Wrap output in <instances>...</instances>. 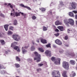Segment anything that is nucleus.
Masks as SVG:
<instances>
[{"label": "nucleus", "mask_w": 77, "mask_h": 77, "mask_svg": "<svg viewBox=\"0 0 77 77\" xmlns=\"http://www.w3.org/2000/svg\"><path fill=\"white\" fill-rule=\"evenodd\" d=\"M34 53L35 56V57L34 58V60H37V62H39L41 60V55L38 54L37 52H35Z\"/></svg>", "instance_id": "nucleus-1"}, {"label": "nucleus", "mask_w": 77, "mask_h": 77, "mask_svg": "<svg viewBox=\"0 0 77 77\" xmlns=\"http://www.w3.org/2000/svg\"><path fill=\"white\" fill-rule=\"evenodd\" d=\"M52 75L53 77H60L59 72L57 71H54L52 72Z\"/></svg>", "instance_id": "nucleus-2"}, {"label": "nucleus", "mask_w": 77, "mask_h": 77, "mask_svg": "<svg viewBox=\"0 0 77 77\" xmlns=\"http://www.w3.org/2000/svg\"><path fill=\"white\" fill-rule=\"evenodd\" d=\"M13 14H14L15 13V15L16 17H18V16H20V14H21V15H23V16H26V14L25 13H22L21 12H20L19 13H18L17 12H15V10L14 9H13Z\"/></svg>", "instance_id": "nucleus-3"}, {"label": "nucleus", "mask_w": 77, "mask_h": 77, "mask_svg": "<svg viewBox=\"0 0 77 77\" xmlns=\"http://www.w3.org/2000/svg\"><path fill=\"white\" fill-rule=\"evenodd\" d=\"M12 38L16 41H19L20 40V37L17 34H14L12 35Z\"/></svg>", "instance_id": "nucleus-4"}, {"label": "nucleus", "mask_w": 77, "mask_h": 77, "mask_svg": "<svg viewBox=\"0 0 77 77\" xmlns=\"http://www.w3.org/2000/svg\"><path fill=\"white\" fill-rule=\"evenodd\" d=\"M63 68L67 69H68L69 68V64L67 62L63 61Z\"/></svg>", "instance_id": "nucleus-5"}, {"label": "nucleus", "mask_w": 77, "mask_h": 77, "mask_svg": "<svg viewBox=\"0 0 77 77\" xmlns=\"http://www.w3.org/2000/svg\"><path fill=\"white\" fill-rule=\"evenodd\" d=\"M70 5H71L73 9H75L76 8V4L74 2H72L70 3Z\"/></svg>", "instance_id": "nucleus-6"}, {"label": "nucleus", "mask_w": 77, "mask_h": 77, "mask_svg": "<svg viewBox=\"0 0 77 77\" xmlns=\"http://www.w3.org/2000/svg\"><path fill=\"white\" fill-rule=\"evenodd\" d=\"M46 55H47L48 56H49V57H51V51H46L45 52Z\"/></svg>", "instance_id": "nucleus-7"}, {"label": "nucleus", "mask_w": 77, "mask_h": 77, "mask_svg": "<svg viewBox=\"0 0 77 77\" xmlns=\"http://www.w3.org/2000/svg\"><path fill=\"white\" fill-rule=\"evenodd\" d=\"M69 24H70L71 26H73L74 25V20L72 19H69Z\"/></svg>", "instance_id": "nucleus-8"}, {"label": "nucleus", "mask_w": 77, "mask_h": 77, "mask_svg": "<svg viewBox=\"0 0 77 77\" xmlns=\"http://www.w3.org/2000/svg\"><path fill=\"white\" fill-rule=\"evenodd\" d=\"M55 42L56 43V44H58V45H62V42L58 39L56 40L55 41Z\"/></svg>", "instance_id": "nucleus-9"}, {"label": "nucleus", "mask_w": 77, "mask_h": 77, "mask_svg": "<svg viewBox=\"0 0 77 77\" xmlns=\"http://www.w3.org/2000/svg\"><path fill=\"white\" fill-rule=\"evenodd\" d=\"M64 24H65L67 26H69L68 24H69V20L68 19H65L64 20Z\"/></svg>", "instance_id": "nucleus-10"}, {"label": "nucleus", "mask_w": 77, "mask_h": 77, "mask_svg": "<svg viewBox=\"0 0 77 77\" xmlns=\"http://www.w3.org/2000/svg\"><path fill=\"white\" fill-rule=\"evenodd\" d=\"M62 23L61 22L59 21L58 20L56 22H55V24L57 26H58V25H61L62 24Z\"/></svg>", "instance_id": "nucleus-11"}, {"label": "nucleus", "mask_w": 77, "mask_h": 77, "mask_svg": "<svg viewBox=\"0 0 77 77\" xmlns=\"http://www.w3.org/2000/svg\"><path fill=\"white\" fill-rule=\"evenodd\" d=\"M41 42L43 43V44H45L47 43L46 40L42 38H40Z\"/></svg>", "instance_id": "nucleus-12"}, {"label": "nucleus", "mask_w": 77, "mask_h": 77, "mask_svg": "<svg viewBox=\"0 0 77 77\" xmlns=\"http://www.w3.org/2000/svg\"><path fill=\"white\" fill-rule=\"evenodd\" d=\"M22 53L23 54H25L27 53V50L24 49V47H22Z\"/></svg>", "instance_id": "nucleus-13"}, {"label": "nucleus", "mask_w": 77, "mask_h": 77, "mask_svg": "<svg viewBox=\"0 0 77 77\" xmlns=\"http://www.w3.org/2000/svg\"><path fill=\"white\" fill-rule=\"evenodd\" d=\"M63 76V77H68L67 75H66V71H64L62 74Z\"/></svg>", "instance_id": "nucleus-14"}, {"label": "nucleus", "mask_w": 77, "mask_h": 77, "mask_svg": "<svg viewBox=\"0 0 77 77\" xmlns=\"http://www.w3.org/2000/svg\"><path fill=\"white\" fill-rule=\"evenodd\" d=\"M57 28L59 29L60 31H63V27L62 26H59L57 27Z\"/></svg>", "instance_id": "nucleus-15"}, {"label": "nucleus", "mask_w": 77, "mask_h": 77, "mask_svg": "<svg viewBox=\"0 0 77 77\" xmlns=\"http://www.w3.org/2000/svg\"><path fill=\"white\" fill-rule=\"evenodd\" d=\"M69 15L70 17H74V13L72 12H70L69 13Z\"/></svg>", "instance_id": "nucleus-16"}, {"label": "nucleus", "mask_w": 77, "mask_h": 77, "mask_svg": "<svg viewBox=\"0 0 77 77\" xmlns=\"http://www.w3.org/2000/svg\"><path fill=\"white\" fill-rule=\"evenodd\" d=\"M8 26H9L8 25H5L4 26V27L6 31L8 30Z\"/></svg>", "instance_id": "nucleus-17"}, {"label": "nucleus", "mask_w": 77, "mask_h": 77, "mask_svg": "<svg viewBox=\"0 0 77 77\" xmlns=\"http://www.w3.org/2000/svg\"><path fill=\"white\" fill-rule=\"evenodd\" d=\"M0 42L2 45H5V41H4V40H0Z\"/></svg>", "instance_id": "nucleus-18"}, {"label": "nucleus", "mask_w": 77, "mask_h": 77, "mask_svg": "<svg viewBox=\"0 0 77 77\" xmlns=\"http://www.w3.org/2000/svg\"><path fill=\"white\" fill-rule=\"evenodd\" d=\"M70 62L72 65H74L75 63V62L74 60H71L70 61Z\"/></svg>", "instance_id": "nucleus-19"}, {"label": "nucleus", "mask_w": 77, "mask_h": 77, "mask_svg": "<svg viewBox=\"0 0 77 77\" xmlns=\"http://www.w3.org/2000/svg\"><path fill=\"white\" fill-rule=\"evenodd\" d=\"M17 42H14V43H13L11 44V47H14V45H17Z\"/></svg>", "instance_id": "nucleus-20"}, {"label": "nucleus", "mask_w": 77, "mask_h": 77, "mask_svg": "<svg viewBox=\"0 0 77 77\" xmlns=\"http://www.w3.org/2000/svg\"><path fill=\"white\" fill-rule=\"evenodd\" d=\"M51 60L52 61L54 62V61L56 60V58L55 57H53L51 58Z\"/></svg>", "instance_id": "nucleus-21"}, {"label": "nucleus", "mask_w": 77, "mask_h": 77, "mask_svg": "<svg viewBox=\"0 0 77 77\" xmlns=\"http://www.w3.org/2000/svg\"><path fill=\"white\" fill-rule=\"evenodd\" d=\"M17 20H14V26H16L17 24Z\"/></svg>", "instance_id": "nucleus-22"}, {"label": "nucleus", "mask_w": 77, "mask_h": 77, "mask_svg": "<svg viewBox=\"0 0 77 77\" xmlns=\"http://www.w3.org/2000/svg\"><path fill=\"white\" fill-rule=\"evenodd\" d=\"M38 50L39 51H41L42 53H43V52L44 51V49H43L42 48H38Z\"/></svg>", "instance_id": "nucleus-23"}, {"label": "nucleus", "mask_w": 77, "mask_h": 77, "mask_svg": "<svg viewBox=\"0 0 77 77\" xmlns=\"http://www.w3.org/2000/svg\"><path fill=\"white\" fill-rule=\"evenodd\" d=\"M35 50V48L33 46H32L31 48V51H34Z\"/></svg>", "instance_id": "nucleus-24"}, {"label": "nucleus", "mask_w": 77, "mask_h": 77, "mask_svg": "<svg viewBox=\"0 0 77 77\" xmlns=\"http://www.w3.org/2000/svg\"><path fill=\"white\" fill-rule=\"evenodd\" d=\"M69 56L71 57H74V53L71 54L69 55Z\"/></svg>", "instance_id": "nucleus-25"}, {"label": "nucleus", "mask_w": 77, "mask_h": 77, "mask_svg": "<svg viewBox=\"0 0 77 77\" xmlns=\"http://www.w3.org/2000/svg\"><path fill=\"white\" fill-rule=\"evenodd\" d=\"M40 10H41L42 12H44V11H45V10H46V9H45V8H40Z\"/></svg>", "instance_id": "nucleus-26"}, {"label": "nucleus", "mask_w": 77, "mask_h": 77, "mask_svg": "<svg viewBox=\"0 0 77 77\" xmlns=\"http://www.w3.org/2000/svg\"><path fill=\"white\" fill-rule=\"evenodd\" d=\"M15 67H16V68H19V67H20V64H17V63L15 64Z\"/></svg>", "instance_id": "nucleus-27"}, {"label": "nucleus", "mask_w": 77, "mask_h": 77, "mask_svg": "<svg viewBox=\"0 0 77 77\" xmlns=\"http://www.w3.org/2000/svg\"><path fill=\"white\" fill-rule=\"evenodd\" d=\"M54 64H55V65H60V64H59V62H58V61H55V62H54Z\"/></svg>", "instance_id": "nucleus-28"}, {"label": "nucleus", "mask_w": 77, "mask_h": 77, "mask_svg": "<svg viewBox=\"0 0 77 77\" xmlns=\"http://www.w3.org/2000/svg\"><path fill=\"white\" fill-rule=\"evenodd\" d=\"M12 33H13V32L11 31H8V34L9 35H12Z\"/></svg>", "instance_id": "nucleus-29"}, {"label": "nucleus", "mask_w": 77, "mask_h": 77, "mask_svg": "<svg viewBox=\"0 0 77 77\" xmlns=\"http://www.w3.org/2000/svg\"><path fill=\"white\" fill-rule=\"evenodd\" d=\"M16 59L18 62H20V59L18 57H16Z\"/></svg>", "instance_id": "nucleus-30"}, {"label": "nucleus", "mask_w": 77, "mask_h": 77, "mask_svg": "<svg viewBox=\"0 0 77 77\" xmlns=\"http://www.w3.org/2000/svg\"><path fill=\"white\" fill-rule=\"evenodd\" d=\"M51 45V44H48L47 45H46V46L48 48H49V47L50 48H51V46H50Z\"/></svg>", "instance_id": "nucleus-31"}, {"label": "nucleus", "mask_w": 77, "mask_h": 77, "mask_svg": "<svg viewBox=\"0 0 77 77\" xmlns=\"http://www.w3.org/2000/svg\"><path fill=\"white\" fill-rule=\"evenodd\" d=\"M47 30V27L45 26H43V31H46Z\"/></svg>", "instance_id": "nucleus-32"}, {"label": "nucleus", "mask_w": 77, "mask_h": 77, "mask_svg": "<svg viewBox=\"0 0 77 77\" xmlns=\"http://www.w3.org/2000/svg\"><path fill=\"white\" fill-rule=\"evenodd\" d=\"M59 52L60 53L62 54V53H63V50L62 49L60 50L59 51Z\"/></svg>", "instance_id": "nucleus-33"}, {"label": "nucleus", "mask_w": 77, "mask_h": 77, "mask_svg": "<svg viewBox=\"0 0 77 77\" xmlns=\"http://www.w3.org/2000/svg\"><path fill=\"white\" fill-rule=\"evenodd\" d=\"M17 48H18V47L17 46H15L14 48V50H17Z\"/></svg>", "instance_id": "nucleus-34"}, {"label": "nucleus", "mask_w": 77, "mask_h": 77, "mask_svg": "<svg viewBox=\"0 0 77 77\" xmlns=\"http://www.w3.org/2000/svg\"><path fill=\"white\" fill-rule=\"evenodd\" d=\"M20 6H21V7H23V8H26V6H24V5L22 4H20Z\"/></svg>", "instance_id": "nucleus-35"}, {"label": "nucleus", "mask_w": 77, "mask_h": 77, "mask_svg": "<svg viewBox=\"0 0 77 77\" xmlns=\"http://www.w3.org/2000/svg\"><path fill=\"white\" fill-rule=\"evenodd\" d=\"M70 77H74L75 76V73L74 72L72 75H70Z\"/></svg>", "instance_id": "nucleus-36"}, {"label": "nucleus", "mask_w": 77, "mask_h": 77, "mask_svg": "<svg viewBox=\"0 0 77 77\" xmlns=\"http://www.w3.org/2000/svg\"><path fill=\"white\" fill-rule=\"evenodd\" d=\"M0 17H3V18H4L5 17V15L2 13H1L0 14Z\"/></svg>", "instance_id": "nucleus-37"}, {"label": "nucleus", "mask_w": 77, "mask_h": 77, "mask_svg": "<svg viewBox=\"0 0 77 77\" xmlns=\"http://www.w3.org/2000/svg\"><path fill=\"white\" fill-rule=\"evenodd\" d=\"M13 29H14V27L12 26H10L9 29H10V30H13Z\"/></svg>", "instance_id": "nucleus-38"}, {"label": "nucleus", "mask_w": 77, "mask_h": 77, "mask_svg": "<svg viewBox=\"0 0 77 77\" xmlns=\"http://www.w3.org/2000/svg\"><path fill=\"white\" fill-rule=\"evenodd\" d=\"M32 20H35V19H36V17L35 16H33L32 17Z\"/></svg>", "instance_id": "nucleus-39"}, {"label": "nucleus", "mask_w": 77, "mask_h": 77, "mask_svg": "<svg viewBox=\"0 0 77 77\" xmlns=\"http://www.w3.org/2000/svg\"><path fill=\"white\" fill-rule=\"evenodd\" d=\"M25 8H27L29 10H32V9H31V8H30V7L27 6H26V7H25Z\"/></svg>", "instance_id": "nucleus-40"}, {"label": "nucleus", "mask_w": 77, "mask_h": 77, "mask_svg": "<svg viewBox=\"0 0 77 77\" xmlns=\"http://www.w3.org/2000/svg\"><path fill=\"white\" fill-rule=\"evenodd\" d=\"M44 64H43L42 63H40V64H38V66H42Z\"/></svg>", "instance_id": "nucleus-41"}, {"label": "nucleus", "mask_w": 77, "mask_h": 77, "mask_svg": "<svg viewBox=\"0 0 77 77\" xmlns=\"http://www.w3.org/2000/svg\"><path fill=\"white\" fill-rule=\"evenodd\" d=\"M1 73L3 74H4L6 73V72L5 71H3L1 72Z\"/></svg>", "instance_id": "nucleus-42"}, {"label": "nucleus", "mask_w": 77, "mask_h": 77, "mask_svg": "<svg viewBox=\"0 0 77 77\" xmlns=\"http://www.w3.org/2000/svg\"><path fill=\"white\" fill-rule=\"evenodd\" d=\"M8 5L9 6H10V8H13V6H12V5H11V4L8 3Z\"/></svg>", "instance_id": "nucleus-43"}, {"label": "nucleus", "mask_w": 77, "mask_h": 77, "mask_svg": "<svg viewBox=\"0 0 77 77\" xmlns=\"http://www.w3.org/2000/svg\"><path fill=\"white\" fill-rule=\"evenodd\" d=\"M54 35H55V36H59V33H57V34H54Z\"/></svg>", "instance_id": "nucleus-44"}, {"label": "nucleus", "mask_w": 77, "mask_h": 77, "mask_svg": "<svg viewBox=\"0 0 77 77\" xmlns=\"http://www.w3.org/2000/svg\"><path fill=\"white\" fill-rule=\"evenodd\" d=\"M2 37H3V35H2V33L0 32V38H2Z\"/></svg>", "instance_id": "nucleus-45"}, {"label": "nucleus", "mask_w": 77, "mask_h": 77, "mask_svg": "<svg viewBox=\"0 0 77 77\" xmlns=\"http://www.w3.org/2000/svg\"><path fill=\"white\" fill-rule=\"evenodd\" d=\"M57 59L59 61L58 62H59V64H60V59L59 58H57Z\"/></svg>", "instance_id": "nucleus-46"}, {"label": "nucleus", "mask_w": 77, "mask_h": 77, "mask_svg": "<svg viewBox=\"0 0 77 77\" xmlns=\"http://www.w3.org/2000/svg\"><path fill=\"white\" fill-rule=\"evenodd\" d=\"M41 68H38L37 69V71H41Z\"/></svg>", "instance_id": "nucleus-47"}, {"label": "nucleus", "mask_w": 77, "mask_h": 77, "mask_svg": "<svg viewBox=\"0 0 77 77\" xmlns=\"http://www.w3.org/2000/svg\"><path fill=\"white\" fill-rule=\"evenodd\" d=\"M68 36H66L65 37V39H66V40H67V39H68Z\"/></svg>", "instance_id": "nucleus-48"}, {"label": "nucleus", "mask_w": 77, "mask_h": 77, "mask_svg": "<svg viewBox=\"0 0 77 77\" xmlns=\"http://www.w3.org/2000/svg\"><path fill=\"white\" fill-rule=\"evenodd\" d=\"M73 12H74L75 14H77V11H72Z\"/></svg>", "instance_id": "nucleus-49"}, {"label": "nucleus", "mask_w": 77, "mask_h": 77, "mask_svg": "<svg viewBox=\"0 0 77 77\" xmlns=\"http://www.w3.org/2000/svg\"><path fill=\"white\" fill-rule=\"evenodd\" d=\"M59 29H56L55 30V31L56 32H59Z\"/></svg>", "instance_id": "nucleus-50"}, {"label": "nucleus", "mask_w": 77, "mask_h": 77, "mask_svg": "<svg viewBox=\"0 0 77 77\" xmlns=\"http://www.w3.org/2000/svg\"><path fill=\"white\" fill-rule=\"evenodd\" d=\"M29 47V46H25L24 48H25V49H27Z\"/></svg>", "instance_id": "nucleus-51"}, {"label": "nucleus", "mask_w": 77, "mask_h": 77, "mask_svg": "<svg viewBox=\"0 0 77 77\" xmlns=\"http://www.w3.org/2000/svg\"><path fill=\"white\" fill-rule=\"evenodd\" d=\"M75 18L77 20V14H76L75 16Z\"/></svg>", "instance_id": "nucleus-52"}, {"label": "nucleus", "mask_w": 77, "mask_h": 77, "mask_svg": "<svg viewBox=\"0 0 77 77\" xmlns=\"http://www.w3.org/2000/svg\"><path fill=\"white\" fill-rule=\"evenodd\" d=\"M3 68V67H2V66L1 64H0V69H2Z\"/></svg>", "instance_id": "nucleus-53"}, {"label": "nucleus", "mask_w": 77, "mask_h": 77, "mask_svg": "<svg viewBox=\"0 0 77 77\" xmlns=\"http://www.w3.org/2000/svg\"><path fill=\"white\" fill-rule=\"evenodd\" d=\"M60 4H61V5H63V2H60Z\"/></svg>", "instance_id": "nucleus-54"}, {"label": "nucleus", "mask_w": 77, "mask_h": 77, "mask_svg": "<svg viewBox=\"0 0 77 77\" xmlns=\"http://www.w3.org/2000/svg\"><path fill=\"white\" fill-rule=\"evenodd\" d=\"M36 42H39V39H38L37 40H36Z\"/></svg>", "instance_id": "nucleus-55"}, {"label": "nucleus", "mask_w": 77, "mask_h": 77, "mask_svg": "<svg viewBox=\"0 0 77 77\" xmlns=\"http://www.w3.org/2000/svg\"><path fill=\"white\" fill-rule=\"evenodd\" d=\"M32 43L33 44H35V42H34V41H32Z\"/></svg>", "instance_id": "nucleus-56"}, {"label": "nucleus", "mask_w": 77, "mask_h": 77, "mask_svg": "<svg viewBox=\"0 0 77 77\" xmlns=\"http://www.w3.org/2000/svg\"><path fill=\"white\" fill-rule=\"evenodd\" d=\"M67 30H68V33H70V32H70V30H69V29H68Z\"/></svg>", "instance_id": "nucleus-57"}, {"label": "nucleus", "mask_w": 77, "mask_h": 77, "mask_svg": "<svg viewBox=\"0 0 77 77\" xmlns=\"http://www.w3.org/2000/svg\"><path fill=\"white\" fill-rule=\"evenodd\" d=\"M17 51L18 52H20V49H18Z\"/></svg>", "instance_id": "nucleus-58"}, {"label": "nucleus", "mask_w": 77, "mask_h": 77, "mask_svg": "<svg viewBox=\"0 0 77 77\" xmlns=\"http://www.w3.org/2000/svg\"><path fill=\"white\" fill-rule=\"evenodd\" d=\"M53 5V3H51L50 6H52Z\"/></svg>", "instance_id": "nucleus-59"}, {"label": "nucleus", "mask_w": 77, "mask_h": 77, "mask_svg": "<svg viewBox=\"0 0 77 77\" xmlns=\"http://www.w3.org/2000/svg\"><path fill=\"white\" fill-rule=\"evenodd\" d=\"M49 14H51V11H49Z\"/></svg>", "instance_id": "nucleus-60"}, {"label": "nucleus", "mask_w": 77, "mask_h": 77, "mask_svg": "<svg viewBox=\"0 0 77 77\" xmlns=\"http://www.w3.org/2000/svg\"><path fill=\"white\" fill-rule=\"evenodd\" d=\"M11 16H13V13H11Z\"/></svg>", "instance_id": "nucleus-61"}, {"label": "nucleus", "mask_w": 77, "mask_h": 77, "mask_svg": "<svg viewBox=\"0 0 77 77\" xmlns=\"http://www.w3.org/2000/svg\"><path fill=\"white\" fill-rule=\"evenodd\" d=\"M53 47H54L56 48V45H53Z\"/></svg>", "instance_id": "nucleus-62"}, {"label": "nucleus", "mask_w": 77, "mask_h": 77, "mask_svg": "<svg viewBox=\"0 0 77 77\" xmlns=\"http://www.w3.org/2000/svg\"><path fill=\"white\" fill-rule=\"evenodd\" d=\"M5 53H6V54H8V52L6 51V52H5Z\"/></svg>", "instance_id": "nucleus-63"}, {"label": "nucleus", "mask_w": 77, "mask_h": 77, "mask_svg": "<svg viewBox=\"0 0 77 77\" xmlns=\"http://www.w3.org/2000/svg\"><path fill=\"white\" fill-rule=\"evenodd\" d=\"M7 3H5V5H7Z\"/></svg>", "instance_id": "nucleus-64"}]
</instances>
